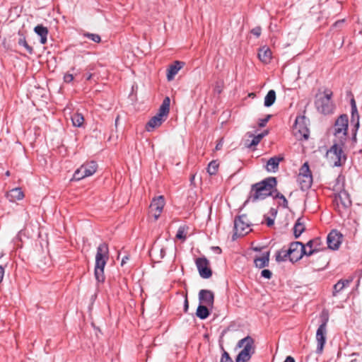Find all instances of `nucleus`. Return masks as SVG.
Returning a JSON list of instances; mask_svg holds the SVG:
<instances>
[{
  "label": "nucleus",
  "instance_id": "nucleus-1",
  "mask_svg": "<svg viewBox=\"0 0 362 362\" xmlns=\"http://www.w3.org/2000/svg\"><path fill=\"white\" fill-rule=\"evenodd\" d=\"M276 185L275 177H269L252 186L249 199L252 202L262 200L272 194L273 187Z\"/></svg>",
  "mask_w": 362,
  "mask_h": 362
},
{
  "label": "nucleus",
  "instance_id": "nucleus-2",
  "mask_svg": "<svg viewBox=\"0 0 362 362\" xmlns=\"http://www.w3.org/2000/svg\"><path fill=\"white\" fill-rule=\"evenodd\" d=\"M109 259V248L107 244L103 243L97 247L95 255V277L98 282L105 281L104 268Z\"/></svg>",
  "mask_w": 362,
  "mask_h": 362
},
{
  "label": "nucleus",
  "instance_id": "nucleus-3",
  "mask_svg": "<svg viewBox=\"0 0 362 362\" xmlns=\"http://www.w3.org/2000/svg\"><path fill=\"white\" fill-rule=\"evenodd\" d=\"M332 91L329 89L316 94L315 105L319 112L325 115L332 112L334 107L332 101Z\"/></svg>",
  "mask_w": 362,
  "mask_h": 362
},
{
  "label": "nucleus",
  "instance_id": "nucleus-4",
  "mask_svg": "<svg viewBox=\"0 0 362 362\" xmlns=\"http://www.w3.org/2000/svg\"><path fill=\"white\" fill-rule=\"evenodd\" d=\"M170 103V100L169 97L165 98L158 110V112L146 124V130L147 132H151L162 124L169 113Z\"/></svg>",
  "mask_w": 362,
  "mask_h": 362
},
{
  "label": "nucleus",
  "instance_id": "nucleus-5",
  "mask_svg": "<svg viewBox=\"0 0 362 362\" xmlns=\"http://www.w3.org/2000/svg\"><path fill=\"white\" fill-rule=\"evenodd\" d=\"M344 144L334 142L331 148L327 151L326 158L328 163L332 167L343 165L346 160V156L342 149Z\"/></svg>",
  "mask_w": 362,
  "mask_h": 362
},
{
  "label": "nucleus",
  "instance_id": "nucleus-6",
  "mask_svg": "<svg viewBox=\"0 0 362 362\" xmlns=\"http://www.w3.org/2000/svg\"><path fill=\"white\" fill-rule=\"evenodd\" d=\"M349 120L346 115H342L336 120L333 134L334 136L333 142H337L340 144H344L347 139Z\"/></svg>",
  "mask_w": 362,
  "mask_h": 362
},
{
  "label": "nucleus",
  "instance_id": "nucleus-7",
  "mask_svg": "<svg viewBox=\"0 0 362 362\" xmlns=\"http://www.w3.org/2000/svg\"><path fill=\"white\" fill-rule=\"evenodd\" d=\"M239 348H243L235 358V362H247L255 353L253 339L247 336L240 340L238 343Z\"/></svg>",
  "mask_w": 362,
  "mask_h": 362
},
{
  "label": "nucleus",
  "instance_id": "nucleus-8",
  "mask_svg": "<svg viewBox=\"0 0 362 362\" xmlns=\"http://www.w3.org/2000/svg\"><path fill=\"white\" fill-rule=\"evenodd\" d=\"M308 123L309 119L304 115L296 117L293 127V134L297 139H308L310 133Z\"/></svg>",
  "mask_w": 362,
  "mask_h": 362
},
{
  "label": "nucleus",
  "instance_id": "nucleus-9",
  "mask_svg": "<svg viewBox=\"0 0 362 362\" xmlns=\"http://www.w3.org/2000/svg\"><path fill=\"white\" fill-rule=\"evenodd\" d=\"M98 169V164L95 161H87L75 170L72 180H81L87 177L92 176Z\"/></svg>",
  "mask_w": 362,
  "mask_h": 362
},
{
  "label": "nucleus",
  "instance_id": "nucleus-10",
  "mask_svg": "<svg viewBox=\"0 0 362 362\" xmlns=\"http://www.w3.org/2000/svg\"><path fill=\"white\" fill-rule=\"evenodd\" d=\"M251 222L247 215L242 214L235 218L233 237L244 236L251 231Z\"/></svg>",
  "mask_w": 362,
  "mask_h": 362
},
{
  "label": "nucleus",
  "instance_id": "nucleus-11",
  "mask_svg": "<svg viewBox=\"0 0 362 362\" xmlns=\"http://www.w3.org/2000/svg\"><path fill=\"white\" fill-rule=\"evenodd\" d=\"M328 322V316L324 317L321 325L319 326L316 332L317 349L316 353L321 354L323 351L324 346L327 339V324Z\"/></svg>",
  "mask_w": 362,
  "mask_h": 362
},
{
  "label": "nucleus",
  "instance_id": "nucleus-12",
  "mask_svg": "<svg viewBox=\"0 0 362 362\" xmlns=\"http://www.w3.org/2000/svg\"><path fill=\"white\" fill-rule=\"evenodd\" d=\"M334 204L339 212L342 213L344 210L347 209L351 205V200L349 197V194L345 190H339L335 194Z\"/></svg>",
  "mask_w": 362,
  "mask_h": 362
},
{
  "label": "nucleus",
  "instance_id": "nucleus-13",
  "mask_svg": "<svg viewBox=\"0 0 362 362\" xmlns=\"http://www.w3.org/2000/svg\"><path fill=\"white\" fill-rule=\"evenodd\" d=\"M288 255H290V261L296 262L303 257L305 254V245L300 242H293L290 244L288 248Z\"/></svg>",
  "mask_w": 362,
  "mask_h": 362
},
{
  "label": "nucleus",
  "instance_id": "nucleus-14",
  "mask_svg": "<svg viewBox=\"0 0 362 362\" xmlns=\"http://www.w3.org/2000/svg\"><path fill=\"white\" fill-rule=\"evenodd\" d=\"M165 206V200L163 196H159L153 199L149 206V214L156 221L160 216L163 207Z\"/></svg>",
  "mask_w": 362,
  "mask_h": 362
},
{
  "label": "nucleus",
  "instance_id": "nucleus-15",
  "mask_svg": "<svg viewBox=\"0 0 362 362\" xmlns=\"http://www.w3.org/2000/svg\"><path fill=\"white\" fill-rule=\"evenodd\" d=\"M209 264V260L205 257H199L196 259V265L199 275L204 279H208L212 275Z\"/></svg>",
  "mask_w": 362,
  "mask_h": 362
},
{
  "label": "nucleus",
  "instance_id": "nucleus-16",
  "mask_svg": "<svg viewBox=\"0 0 362 362\" xmlns=\"http://www.w3.org/2000/svg\"><path fill=\"white\" fill-rule=\"evenodd\" d=\"M342 234L337 230H332L327 235L328 248L332 250H338L342 242Z\"/></svg>",
  "mask_w": 362,
  "mask_h": 362
},
{
  "label": "nucleus",
  "instance_id": "nucleus-17",
  "mask_svg": "<svg viewBox=\"0 0 362 362\" xmlns=\"http://www.w3.org/2000/svg\"><path fill=\"white\" fill-rule=\"evenodd\" d=\"M199 300L201 304L212 308L214 302V294L210 290L202 289L199 293Z\"/></svg>",
  "mask_w": 362,
  "mask_h": 362
},
{
  "label": "nucleus",
  "instance_id": "nucleus-18",
  "mask_svg": "<svg viewBox=\"0 0 362 362\" xmlns=\"http://www.w3.org/2000/svg\"><path fill=\"white\" fill-rule=\"evenodd\" d=\"M184 65L185 62L180 61H175L173 64L170 65L167 73L168 80L169 81H172Z\"/></svg>",
  "mask_w": 362,
  "mask_h": 362
},
{
  "label": "nucleus",
  "instance_id": "nucleus-19",
  "mask_svg": "<svg viewBox=\"0 0 362 362\" xmlns=\"http://www.w3.org/2000/svg\"><path fill=\"white\" fill-rule=\"evenodd\" d=\"M298 182L302 190H305L309 189L311 187L313 183V176L312 175H298Z\"/></svg>",
  "mask_w": 362,
  "mask_h": 362
},
{
  "label": "nucleus",
  "instance_id": "nucleus-20",
  "mask_svg": "<svg viewBox=\"0 0 362 362\" xmlns=\"http://www.w3.org/2000/svg\"><path fill=\"white\" fill-rule=\"evenodd\" d=\"M6 197L10 202H15L23 199L24 193L21 188H14L7 193Z\"/></svg>",
  "mask_w": 362,
  "mask_h": 362
},
{
  "label": "nucleus",
  "instance_id": "nucleus-21",
  "mask_svg": "<svg viewBox=\"0 0 362 362\" xmlns=\"http://www.w3.org/2000/svg\"><path fill=\"white\" fill-rule=\"evenodd\" d=\"M351 281V279H340L336 284L334 285L332 291L333 296H337L344 290V288L348 287Z\"/></svg>",
  "mask_w": 362,
  "mask_h": 362
},
{
  "label": "nucleus",
  "instance_id": "nucleus-22",
  "mask_svg": "<svg viewBox=\"0 0 362 362\" xmlns=\"http://www.w3.org/2000/svg\"><path fill=\"white\" fill-rule=\"evenodd\" d=\"M258 57L264 64H268L272 59V52L268 47L264 46L259 49Z\"/></svg>",
  "mask_w": 362,
  "mask_h": 362
},
{
  "label": "nucleus",
  "instance_id": "nucleus-23",
  "mask_svg": "<svg viewBox=\"0 0 362 362\" xmlns=\"http://www.w3.org/2000/svg\"><path fill=\"white\" fill-rule=\"evenodd\" d=\"M284 159L282 156H274L269 159L267 163V170L269 172H276L279 169L280 161Z\"/></svg>",
  "mask_w": 362,
  "mask_h": 362
},
{
  "label": "nucleus",
  "instance_id": "nucleus-24",
  "mask_svg": "<svg viewBox=\"0 0 362 362\" xmlns=\"http://www.w3.org/2000/svg\"><path fill=\"white\" fill-rule=\"evenodd\" d=\"M34 31L40 37V43L45 45L47 41V35L49 33L47 28L42 25H37L35 27Z\"/></svg>",
  "mask_w": 362,
  "mask_h": 362
},
{
  "label": "nucleus",
  "instance_id": "nucleus-25",
  "mask_svg": "<svg viewBox=\"0 0 362 362\" xmlns=\"http://www.w3.org/2000/svg\"><path fill=\"white\" fill-rule=\"evenodd\" d=\"M269 261V252L262 254L261 257L255 258L254 262L257 267L263 268L268 265Z\"/></svg>",
  "mask_w": 362,
  "mask_h": 362
},
{
  "label": "nucleus",
  "instance_id": "nucleus-26",
  "mask_svg": "<svg viewBox=\"0 0 362 362\" xmlns=\"http://www.w3.org/2000/svg\"><path fill=\"white\" fill-rule=\"evenodd\" d=\"M208 307V305L200 303L196 311L197 317L200 318L201 320H204L207 318L210 314Z\"/></svg>",
  "mask_w": 362,
  "mask_h": 362
},
{
  "label": "nucleus",
  "instance_id": "nucleus-27",
  "mask_svg": "<svg viewBox=\"0 0 362 362\" xmlns=\"http://www.w3.org/2000/svg\"><path fill=\"white\" fill-rule=\"evenodd\" d=\"M305 223L303 221L302 218H298L293 227V234L294 236L297 238H298L305 230Z\"/></svg>",
  "mask_w": 362,
  "mask_h": 362
},
{
  "label": "nucleus",
  "instance_id": "nucleus-28",
  "mask_svg": "<svg viewBox=\"0 0 362 362\" xmlns=\"http://www.w3.org/2000/svg\"><path fill=\"white\" fill-rule=\"evenodd\" d=\"M276 100V93L274 90H270L264 98V105L266 107L272 106Z\"/></svg>",
  "mask_w": 362,
  "mask_h": 362
},
{
  "label": "nucleus",
  "instance_id": "nucleus-29",
  "mask_svg": "<svg viewBox=\"0 0 362 362\" xmlns=\"http://www.w3.org/2000/svg\"><path fill=\"white\" fill-rule=\"evenodd\" d=\"M189 230V227L184 225L180 226L177 232L176 238L185 241L187 238V235Z\"/></svg>",
  "mask_w": 362,
  "mask_h": 362
},
{
  "label": "nucleus",
  "instance_id": "nucleus-30",
  "mask_svg": "<svg viewBox=\"0 0 362 362\" xmlns=\"http://www.w3.org/2000/svg\"><path fill=\"white\" fill-rule=\"evenodd\" d=\"M288 253V249H281L279 250L276 254V260L277 262H284L288 258L290 259V255Z\"/></svg>",
  "mask_w": 362,
  "mask_h": 362
},
{
  "label": "nucleus",
  "instance_id": "nucleus-31",
  "mask_svg": "<svg viewBox=\"0 0 362 362\" xmlns=\"http://www.w3.org/2000/svg\"><path fill=\"white\" fill-rule=\"evenodd\" d=\"M20 36L18 43L20 46H23L25 48V49L28 52V53L32 54L33 49L31 46H30L25 39V36L23 34H21L20 32L18 33Z\"/></svg>",
  "mask_w": 362,
  "mask_h": 362
},
{
  "label": "nucleus",
  "instance_id": "nucleus-32",
  "mask_svg": "<svg viewBox=\"0 0 362 362\" xmlns=\"http://www.w3.org/2000/svg\"><path fill=\"white\" fill-rule=\"evenodd\" d=\"M71 120L74 126L81 127L84 122L83 116L80 113H75L71 117Z\"/></svg>",
  "mask_w": 362,
  "mask_h": 362
},
{
  "label": "nucleus",
  "instance_id": "nucleus-33",
  "mask_svg": "<svg viewBox=\"0 0 362 362\" xmlns=\"http://www.w3.org/2000/svg\"><path fill=\"white\" fill-rule=\"evenodd\" d=\"M321 240L320 238H315L313 240H309L306 245H305L308 248L317 249V252L320 250Z\"/></svg>",
  "mask_w": 362,
  "mask_h": 362
},
{
  "label": "nucleus",
  "instance_id": "nucleus-34",
  "mask_svg": "<svg viewBox=\"0 0 362 362\" xmlns=\"http://www.w3.org/2000/svg\"><path fill=\"white\" fill-rule=\"evenodd\" d=\"M218 163L216 161L213 160L208 165L207 171L210 175H215L218 171Z\"/></svg>",
  "mask_w": 362,
  "mask_h": 362
},
{
  "label": "nucleus",
  "instance_id": "nucleus-35",
  "mask_svg": "<svg viewBox=\"0 0 362 362\" xmlns=\"http://www.w3.org/2000/svg\"><path fill=\"white\" fill-rule=\"evenodd\" d=\"M83 35L97 43H99L101 41L100 36L98 34L84 33Z\"/></svg>",
  "mask_w": 362,
  "mask_h": 362
},
{
  "label": "nucleus",
  "instance_id": "nucleus-36",
  "mask_svg": "<svg viewBox=\"0 0 362 362\" xmlns=\"http://www.w3.org/2000/svg\"><path fill=\"white\" fill-rule=\"evenodd\" d=\"M267 134H268V131H265L264 133L259 134L254 136L250 146H251L257 145L260 142L264 136H266Z\"/></svg>",
  "mask_w": 362,
  "mask_h": 362
},
{
  "label": "nucleus",
  "instance_id": "nucleus-37",
  "mask_svg": "<svg viewBox=\"0 0 362 362\" xmlns=\"http://www.w3.org/2000/svg\"><path fill=\"white\" fill-rule=\"evenodd\" d=\"M303 175H312L308 163H305L300 168L299 174Z\"/></svg>",
  "mask_w": 362,
  "mask_h": 362
},
{
  "label": "nucleus",
  "instance_id": "nucleus-38",
  "mask_svg": "<svg viewBox=\"0 0 362 362\" xmlns=\"http://www.w3.org/2000/svg\"><path fill=\"white\" fill-rule=\"evenodd\" d=\"M351 118H352V120H356V126L358 127L359 125V115H358L356 107L355 110L351 109Z\"/></svg>",
  "mask_w": 362,
  "mask_h": 362
},
{
  "label": "nucleus",
  "instance_id": "nucleus-39",
  "mask_svg": "<svg viewBox=\"0 0 362 362\" xmlns=\"http://www.w3.org/2000/svg\"><path fill=\"white\" fill-rule=\"evenodd\" d=\"M220 362H233V361L230 358L229 354L226 351H224L223 354H222Z\"/></svg>",
  "mask_w": 362,
  "mask_h": 362
},
{
  "label": "nucleus",
  "instance_id": "nucleus-40",
  "mask_svg": "<svg viewBox=\"0 0 362 362\" xmlns=\"http://www.w3.org/2000/svg\"><path fill=\"white\" fill-rule=\"evenodd\" d=\"M270 117H271V115H267V117L265 118L259 119V123H258L259 126L260 127H264L266 125V124L268 122V121L269 120Z\"/></svg>",
  "mask_w": 362,
  "mask_h": 362
},
{
  "label": "nucleus",
  "instance_id": "nucleus-41",
  "mask_svg": "<svg viewBox=\"0 0 362 362\" xmlns=\"http://www.w3.org/2000/svg\"><path fill=\"white\" fill-rule=\"evenodd\" d=\"M261 275H262V276H263V277H264V278H266L267 279H270L272 278V274L270 270H269V269H264V270L262 271Z\"/></svg>",
  "mask_w": 362,
  "mask_h": 362
},
{
  "label": "nucleus",
  "instance_id": "nucleus-42",
  "mask_svg": "<svg viewBox=\"0 0 362 362\" xmlns=\"http://www.w3.org/2000/svg\"><path fill=\"white\" fill-rule=\"evenodd\" d=\"M262 33V29L260 27L257 26L252 29L251 33L256 36L257 37H259Z\"/></svg>",
  "mask_w": 362,
  "mask_h": 362
},
{
  "label": "nucleus",
  "instance_id": "nucleus-43",
  "mask_svg": "<svg viewBox=\"0 0 362 362\" xmlns=\"http://www.w3.org/2000/svg\"><path fill=\"white\" fill-rule=\"evenodd\" d=\"M317 252V249L308 248L305 245V256H311L314 253Z\"/></svg>",
  "mask_w": 362,
  "mask_h": 362
},
{
  "label": "nucleus",
  "instance_id": "nucleus-44",
  "mask_svg": "<svg viewBox=\"0 0 362 362\" xmlns=\"http://www.w3.org/2000/svg\"><path fill=\"white\" fill-rule=\"evenodd\" d=\"M74 80V76L71 74H66L64 76V81L66 83H70Z\"/></svg>",
  "mask_w": 362,
  "mask_h": 362
},
{
  "label": "nucleus",
  "instance_id": "nucleus-45",
  "mask_svg": "<svg viewBox=\"0 0 362 362\" xmlns=\"http://www.w3.org/2000/svg\"><path fill=\"white\" fill-rule=\"evenodd\" d=\"M223 144V139H220L219 141L217 143L216 146V150L218 151L221 150Z\"/></svg>",
  "mask_w": 362,
  "mask_h": 362
},
{
  "label": "nucleus",
  "instance_id": "nucleus-46",
  "mask_svg": "<svg viewBox=\"0 0 362 362\" xmlns=\"http://www.w3.org/2000/svg\"><path fill=\"white\" fill-rule=\"evenodd\" d=\"M4 275V268L0 266V283L2 281Z\"/></svg>",
  "mask_w": 362,
  "mask_h": 362
},
{
  "label": "nucleus",
  "instance_id": "nucleus-47",
  "mask_svg": "<svg viewBox=\"0 0 362 362\" xmlns=\"http://www.w3.org/2000/svg\"><path fill=\"white\" fill-rule=\"evenodd\" d=\"M266 221H267V222H266V223H267V225L268 226H272L274 224V220H273V219H272V218H267L266 219Z\"/></svg>",
  "mask_w": 362,
  "mask_h": 362
},
{
  "label": "nucleus",
  "instance_id": "nucleus-48",
  "mask_svg": "<svg viewBox=\"0 0 362 362\" xmlns=\"http://www.w3.org/2000/svg\"><path fill=\"white\" fill-rule=\"evenodd\" d=\"M284 362H295V360L291 356H287L284 361Z\"/></svg>",
  "mask_w": 362,
  "mask_h": 362
},
{
  "label": "nucleus",
  "instance_id": "nucleus-49",
  "mask_svg": "<svg viewBox=\"0 0 362 362\" xmlns=\"http://www.w3.org/2000/svg\"><path fill=\"white\" fill-rule=\"evenodd\" d=\"M351 109H354L355 110V108L356 107V101H355V100L354 98H352L351 100Z\"/></svg>",
  "mask_w": 362,
  "mask_h": 362
},
{
  "label": "nucleus",
  "instance_id": "nucleus-50",
  "mask_svg": "<svg viewBox=\"0 0 362 362\" xmlns=\"http://www.w3.org/2000/svg\"><path fill=\"white\" fill-rule=\"evenodd\" d=\"M188 308H189L188 300H187V299L186 298V299H185V312H187V311Z\"/></svg>",
  "mask_w": 362,
  "mask_h": 362
},
{
  "label": "nucleus",
  "instance_id": "nucleus-51",
  "mask_svg": "<svg viewBox=\"0 0 362 362\" xmlns=\"http://www.w3.org/2000/svg\"><path fill=\"white\" fill-rule=\"evenodd\" d=\"M283 200V205L284 207H288V201L287 199H286V197H284V199H282Z\"/></svg>",
  "mask_w": 362,
  "mask_h": 362
},
{
  "label": "nucleus",
  "instance_id": "nucleus-52",
  "mask_svg": "<svg viewBox=\"0 0 362 362\" xmlns=\"http://www.w3.org/2000/svg\"><path fill=\"white\" fill-rule=\"evenodd\" d=\"M344 22V21H337L334 25L333 26L334 27H337L339 26V25L342 24Z\"/></svg>",
  "mask_w": 362,
  "mask_h": 362
},
{
  "label": "nucleus",
  "instance_id": "nucleus-53",
  "mask_svg": "<svg viewBox=\"0 0 362 362\" xmlns=\"http://www.w3.org/2000/svg\"><path fill=\"white\" fill-rule=\"evenodd\" d=\"M276 197L279 198V199H283L285 197L283 194H276Z\"/></svg>",
  "mask_w": 362,
  "mask_h": 362
},
{
  "label": "nucleus",
  "instance_id": "nucleus-54",
  "mask_svg": "<svg viewBox=\"0 0 362 362\" xmlns=\"http://www.w3.org/2000/svg\"><path fill=\"white\" fill-rule=\"evenodd\" d=\"M128 259V257H125L122 259V265H123L125 262H126V260Z\"/></svg>",
  "mask_w": 362,
  "mask_h": 362
},
{
  "label": "nucleus",
  "instance_id": "nucleus-55",
  "mask_svg": "<svg viewBox=\"0 0 362 362\" xmlns=\"http://www.w3.org/2000/svg\"><path fill=\"white\" fill-rule=\"evenodd\" d=\"M160 255H161V257H163L165 255V250L163 249L160 250Z\"/></svg>",
  "mask_w": 362,
  "mask_h": 362
},
{
  "label": "nucleus",
  "instance_id": "nucleus-56",
  "mask_svg": "<svg viewBox=\"0 0 362 362\" xmlns=\"http://www.w3.org/2000/svg\"><path fill=\"white\" fill-rule=\"evenodd\" d=\"M92 78V74H90L87 76L86 80H88H88H90V78Z\"/></svg>",
  "mask_w": 362,
  "mask_h": 362
},
{
  "label": "nucleus",
  "instance_id": "nucleus-57",
  "mask_svg": "<svg viewBox=\"0 0 362 362\" xmlns=\"http://www.w3.org/2000/svg\"><path fill=\"white\" fill-rule=\"evenodd\" d=\"M119 118V116H117V118H116V119H115V124H116V125L117 124V122H118Z\"/></svg>",
  "mask_w": 362,
  "mask_h": 362
},
{
  "label": "nucleus",
  "instance_id": "nucleus-58",
  "mask_svg": "<svg viewBox=\"0 0 362 362\" xmlns=\"http://www.w3.org/2000/svg\"><path fill=\"white\" fill-rule=\"evenodd\" d=\"M340 187H337V186L334 187V190L338 192Z\"/></svg>",
  "mask_w": 362,
  "mask_h": 362
},
{
  "label": "nucleus",
  "instance_id": "nucleus-59",
  "mask_svg": "<svg viewBox=\"0 0 362 362\" xmlns=\"http://www.w3.org/2000/svg\"><path fill=\"white\" fill-rule=\"evenodd\" d=\"M6 176H9V175H10V172H9V171H7V172L6 173Z\"/></svg>",
  "mask_w": 362,
  "mask_h": 362
}]
</instances>
